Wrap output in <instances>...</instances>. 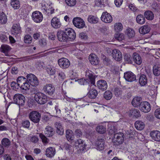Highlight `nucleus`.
Instances as JSON below:
<instances>
[{
  "instance_id": "nucleus-1",
  "label": "nucleus",
  "mask_w": 160,
  "mask_h": 160,
  "mask_svg": "<svg viewBox=\"0 0 160 160\" xmlns=\"http://www.w3.org/2000/svg\"><path fill=\"white\" fill-rule=\"evenodd\" d=\"M34 98L35 100L40 104H43L47 101L46 96L42 93L40 92L37 93L35 94Z\"/></svg>"
},
{
  "instance_id": "nucleus-2",
  "label": "nucleus",
  "mask_w": 160,
  "mask_h": 160,
  "mask_svg": "<svg viewBox=\"0 0 160 160\" xmlns=\"http://www.w3.org/2000/svg\"><path fill=\"white\" fill-rule=\"evenodd\" d=\"M41 115L40 114L36 111L31 112L29 115V118L30 120L35 123H38L40 120Z\"/></svg>"
},
{
  "instance_id": "nucleus-3",
  "label": "nucleus",
  "mask_w": 160,
  "mask_h": 160,
  "mask_svg": "<svg viewBox=\"0 0 160 160\" xmlns=\"http://www.w3.org/2000/svg\"><path fill=\"white\" fill-rule=\"evenodd\" d=\"M124 135L122 132L117 133L114 134L112 139V142L115 145H118L121 144L123 141Z\"/></svg>"
},
{
  "instance_id": "nucleus-4",
  "label": "nucleus",
  "mask_w": 160,
  "mask_h": 160,
  "mask_svg": "<svg viewBox=\"0 0 160 160\" xmlns=\"http://www.w3.org/2000/svg\"><path fill=\"white\" fill-rule=\"evenodd\" d=\"M27 81L31 85L36 87L38 84V81L37 77L32 74H28L27 76Z\"/></svg>"
},
{
  "instance_id": "nucleus-5",
  "label": "nucleus",
  "mask_w": 160,
  "mask_h": 160,
  "mask_svg": "<svg viewBox=\"0 0 160 160\" xmlns=\"http://www.w3.org/2000/svg\"><path fill=\"white\" fill-rule=\"evenodd\" d=\"M72 22L74 26L78 28H83L85 26L84 21L80 18H74L73 19Z\"/></svg>"
},
{
  "instance_id": "nucleus-6",
  "label": "nucleus",
  "mask_w": 160,
  "mask_h": 160,
  "mask_svg": "<svg viewBox=\"0 0 160 160\" xmlns=\"http://www.w3.org/2000/svg\"><path fill=\"white\" fill-rule=\"evenodd\" d=\"M13 101L15 103L20 105H23L25 102V98L22 94H16L13 98Z\"/></svg>"
},
{
  "instance_id": "nucleus-7",
  "label": "nucleus",
  "mask_w": 160,
  "mask_h": 160,
  "mask_svg": "<svg viewBox=\"0 0 160 160\" xmlns=\"http://www.w3.org/2000/svg\"><path fill=\"white\" fill-rule=\"evenodd\" d=\"M74 146L76 149L80 152L83 151L85 149L86 146L83 141L81 139L75 141Z\"/></svg>"
},
{
  "instance_id": "nucleus-8",
  "label": "nucleus",
  "mask_w": 160,
  "mask_h": 160,
  "mask_svg": "<svg viewBox=\"0 0 160 160\" xmlns=\"http://www.w3.org/2000/svg\"><path fill=\"white\" fill-rule=\"evenodd\" d=\"M32 17L33 20L36 23L41 22L43 18L42 14L38 11H35L33 12Z\"/></svg>"
},
{
  "instance_id": "nucleus-9",
  "label": "nucleus",
  "mask_w": 160,
  "mask_h": 160,
  "mask_svg": "<svg viewBox=\"0 0 160 160\" xmlns=\"http://www.w3.org/2000/svg\"><path fill=\"white\" fill-rule=\"evenodd\" d=\"M141 111L144 113H148L151 110V106L150 104L146 101L141 102L140 106Z\"/></svg>"
},
{
  "instance_id": "nucleus-10",
  "label": "nucleus",
  "mask_w": 160,
  "mask_h": 160,
  "mask_svg": "<svg viewBox=\"0 0 160 160\" xmlns=\"http://www.w3.org/2000/svg\"><path fill=\"white\" fill-rule=\"evenodd\" d=\"M58 63L59 66L63 69L68 68L70 65L69 61L68 59L64 58L59 59L58 61Z\"/></svg>"
},
{
  "instance_id": "nucleus-11",
  "label": "nucleus",
  "mask_w": 160,
  "mask_h": 160,
  "mask_svg": "<svg viewBox=\"0 0 160 160\" xmlns=\"http://www.w3.org/2000/svg\"><path fill=\"white\" fill-rule=\"evenodd\" d=\"M101 18L102 21L107 23H110L112 21V16L107 12H103Z\"/></svg>"
},
{
  "instance_id": "nucleus-12",
  "label": "nucleus",
  "mask_w": 160,
  "mask_h": 160,
  "mask_svg": "<svg viewBox=\"0 0 160 160\" xmlns=\"http://www.w3.org/2000/svg\"><path fill=\"white\" fill-rule=\"evenodd\" d=\"M51 24L52 27L55 29L59 28L62 25L60 19L56 17H54L52 19Z\"/></svg>"
},
{
  "instance_id": "nucleus-13",
  "label": "nucleus",
  "mask_w": 160,
  "mask_h": 160,
  "mask_svg": "<svg viewBox=\"0 0 160 160\" xmlns=\"http://www.w3.org/2000/svg\"><path fill=\"white\" fill-rule=\"evenodd\" d=\"M124 78L125 80L129 82H132L136 80L135 75L131 72H128L124 73Z\"/></svg>"
},
{
  "instance_id": "nucleus-14",
  "label": "nucleus",
  "mask_w": 160,
  "mask_h": 160,
  "mask_svg": "<svg viewBox=\"0 0 160 160\" xmlns=\"http://www.w3.org/2000/svg\"><path fill=\"white\" fill-rule=\"evenodd\" d=\"M57 37L58 40L61 42L66 41L67 39V36L65 31L59 30L57 33Z\"/></svg>"
},
{
  "instance_id": "nucleus-15",
  "label": "nucleus",
  "mask_w": 160,
  "mask_h": 160,
  "mask_svg": "<svg viewBox=\"0 0 160 160\" xmlns=\"http://www.w3.org/2000/svg\"><path fill=\"white\" fill-rule=\"evenodd\" d=\"M43 89L45 92L50 95H52L55 91L54 88L50 84L45 85Z\"/></svg>"
},
{
  "instance_id": "nucleus-16",
  "label": "nucleus",
  "mask_w": 160,
  "mask_h": 160,
  "mask_svg": "<svg viewBox=\"0 0 160 160\" xmlns=\"http://www.w3.org/2000/svg\"><path fill=\"white\" fill-rule=\"evenodd\" d=\"M21 32V28L20 24L18 23H14L12 28V34L16 35L20 33Z\"/></svg>"
},
{
  "instance_id": "nucleus-17",
  "label": "nucleus",
  "mask_w": 160,
  "mask_h": 160,
  "mask_svg": "<svg viewBox=\"0 0 160 160\" xmlns=\"http://www.w3.org/2000/svg\"><path fill=\"white\" fill-rule=\"evenodd\" d=\"M112 56L114 59L117 61H120L122 58V55L120 51L117 49H114L112 51Z\"/></svg>"
},
{
  "instance_id": "nucleus-18",
  "label": "nucleus",
  "mask_w": 160,
  "mask_h": 160,
  "mask_svg": "<svg viewBox=\"0 0 160 160\" xmlns=\"http://www.w3.org/2000/svg\"><path fill=\"white\" fill-rule=\"evenodd\" d=\"M89 59L90 63L92 65H97L99 62L98 58L94 54H90L89 57Z\"/></svg>"
},
{
  "instance_id": "nucleus-19",
  "label": "nucleus",
  "mask_w": 160,
  "mask_h": 160,
  "mask_svg": "<svg viewBox=\"0 0 160 160\" xmlns=\"http://www.w3.org/2000/svg\"><path fill=\"white\" fill-rule=\"evenodd\" d=\"M67 36V39L69 38L71 40L74 39L76 38V33L71 28H68L65 30Z\"/></svg>"
},
{
  "instance_id": "nucleus-20",
  "label": "nucleus",
  "mask_w": 160,
  "mask_h": 160,
  "mask_svg": "<svg viewBox=\"0 0 160 160\" xmlns=\"http://www.w3.org/2000/svg\"><path fill=\"white\" fill-rule=\"evenodd\" d=\"M56 150L54 148L49 147L45 151V155L47 157L51 158L55 155Z\"/></svg>"
},
{
  "instance_id": "nucleus-21",
  "label": "nucleus",
  "mask_w": 160,
  "mask_h": 160,
  "mask_svg": "<svg viewBox=\"0 0 160 160\" xmlns=\"http://www.w3.org/2000/svg\"><path fill=\"white\" fill-rule=\"evenodd\" d=\"M129 115L130 116H132L136 118L140 117L141 116L139 111L135 108H132L129 111Z\"/></svg>"
},
{
  "instance_id": "nucleus-22",
  "label": "nucleus",
  "mask_w": 160,
  "mask_h": 160,
  "mask_svg": "<svg viewBox=\"0 0 160 160\" xmlns=\"http://www.w3.org/2000/svg\"><path fill=\"white\" fill-rule=\"evenodd\" d=\"M96 146L97 149L99 151L102 150L104 148V142L103 139H98L96 142Z\"/></svg>"
},
{
  "instance_id": "nucleus-23",
  "label": "nucleus",
  "mask_w": 160,
  "mask_h": 160,
  "mask_svg": "<svg viewBox=\"0 0 160 160\" xmlns=\"http://www.w3.org/2000/svg\"><path fill=\"white\" fill-rule=\"evenodd\" d=\"M97 86L99 89L102 91L106 90L108 87L106 82L103 80H100L98 81L97 82Z\"/></svg>"
},
{
  "instance_id": "nucleus-24",
  "label": "nucleus",
  "mask_w": 160,
  "mask_h": 160,
  "mask_svg": "<svg viewBox=\"0 0 160 160\" xmlns=\"http://www.w3.org/2000/svg\"><path fill=\"white\" fill-rule=\"evenodd\" d=\"M152 139L153 140L159 142L160 141V132L158 131H152L150 134Z\"/></svg>"
},
{
  "instance_id": "nucleus-25",
  "label": "nucleus",
  "mask_w": 160,
  "mask_h": 160,
  "mask_svg": "<svg viewBox=\"0 0 160 160\" xmlns=\"http://www.w3.org/2000/svg\"><path fill=\"white\" fill-rule=\"evenodd\" d=\"M88 96L90 98L94 99L96 98L98 95V92L95 88H90L87 94Z\"/></svg>"
},
{
  "instance_id": "nucleus-26",
  "label": "nucleus",
  "mask_w": 160,
  "mask_h": 160,
  "mask_svg": "<svg viewBox=\"0 0 160 160\" xmlns=\"http://www.w3.org/2000/svg\"><path fill=\"white\" fill-rule=\"evenodd\" d=\"M133 61L137 64L140 65L141 64L142 60L141 57L136 52H134L132 55Z\"/></svg>"
},
{
  "instance_id": "nucleus-27",
  "label": "nucleus",
  "mask_w": 160,
  "mask_h": 160,
  "mask_svg": "<svg viewBox=\"0 0 160 160\" xmlns=\"http://www.w3.org/2000/svg\"><path fill=\"white\" fill-rule=\"evenodd\" d=\"M55 126L57 128V132L59 134L62 135L64 133V130L62 124L60 122H56L55 123Z\"/></svg>"
},
{
  "instance_id": "nucleus-28",
  "label": "nucleus",
  "mask_w": 160,
  "mask_h": 160,
  "mask_svg": "<svg viewBox=\"0 0 160 160\" xmlns=\"http://www.w3.org/2000/svg\"><path fill=\"white\" fill-rule=\"evenodd\" d=\"M142 100V98L139 97H135L132 100V105L134 107H138L140 106V102Z\"/></svg>"
},
{
  "instance_id": "nucleus-29",
  "label": "nucleus",
  "mask_w": 160,
  "mask_h": 160,
  "mask_svg": "<svg viewBox=\"0 0 160 160\" xmlns=\"http://www.w3.org/2000/svg\"><path fill=\"white\" fill-rule=\"evenodd\" d=\"M44 133L47 136L50 137L53 135L54 132L52 128L50 126H48L45 128Z\"/></svg>"
},
{
  "instance_id": "nucleus-30",
  "label": "nucleus",
  "mask_w": 160,
  "mask_h": 160,
  "mask_svg": "<svg viewBox=\"0 0 160 160\" xmlns=\"http://www.w3.org/2000/svg\"><path fill=\"white\" fill-rule=\"evenodd\" d=\"M11 49V47L6 44L2 45L0 48V51L4 53L6 56H8V53Z\"/></svg>"
},
{
  "instance_id": "nucleus-31",
  "label": "nucleus",
  "mask_w": 160,
  "mask_h": 160,
  "mask_svg": "<svg viewBox=\"0 0 160 160\" xmlns=\"http://www.w3.org/2000/svg\"><path fill=\"white\" fill-rule=\"evenodd\" d=\"M147 78L146 76L144 74L141 75L139 78V82L142 86H144L147 83Z\"/></svg>"
},
{
  "instance_id": "nucleus-32",
  "label": "nucleus",
  "mask_w": 160,
  "mask_h": 160,
  "mask_svg": "<svg viewBox=\"0 0 160 160\" xmlns=\"http://www.w3.org/2000/svg\"><path fill=\"white\" fill-rule=\"evenodd\" d=\"M135 126L136 128L138 130H141L144 128V123L141 121H137L135 123Z\"/></svg>"
},
{
  "instance_id": "nucleus-33",
  "label": "nucleus",
  "mask_w": 160,
  "mask_h": 160,
  "mask_svg": "<svg viewBox=\"0 0 160 160\" xmlns=\"http://www.w3.org/2000/svg\"><path fill=\"white\" fill-rule=\"evenodd\" d=\"M86 74L89 79L91 84L94 85L95 84V77L92 72L91 71H87L86 72Z\"/></svg>"
},
{
  "instance_id": "nucleus-34",
  "label": "nucleus",
  "mask_w": 160,
  "mask_h": 160,
  "mask_svg": "<svg viewBox=\"0 0 160 160\" xmlns=\"http://www.w3.org/2000/svg\"><path fill=\"white\" fill-rule=\"evenodd\" d=\"M150 28L149 26L147 25H144L139 29V32L140 33L144 34L148 33L150 31Z\"/></svg>"
},
{
  "instance_id": "nucleus-35",
  "label": "nucleus",
  "mask_w": 160,
  "mask_h": 160,
  "mask_svg": "<svg viewBox=\"0 0 160 160\" xmlns=\"http://www.w3.org/2000/svg\"><path fill=\"white\" fill-rule=\"evenodd\" d=\"M136 21L138 23L140 24H144L145 22V19L144 16L141 14L138 15L136 17Z\"/></svg>"
},
{
  "instance_id": "nucleus-36",
  "label": "nucleus",
  "mask_w": 160,
  "mask_h": 160,
  "mask_svg": "<svg viewBox=\"0 0 160 160\" xmlns=\"http://www.w3.org/2000/svg\"><path fill=\"white\" fill-rule=\"evenodd\" d=\"M11 5L15 9H18L20 7V2L18 0H12Z\"/></svg>"
},
{
  "instance_id": "nucleus-37",
  "label": "nucleus",
  "mask_w": 160,
  "mask_h": 160,
  "mask_svg": "<svg viewBox=\"0 0 160 160\" xmlns=\"http://www.w3.org/2000/svg\"><path fill=\"white\" fill-rule=\"evenodd\" d=\"M74 136L72 132L70 130H67L66 132V137L68 141H72L74 139Z\"/></svg>"
},
{
  "instance_id": "nucleus-38",
  "label": "nucleus",
  "mask_w": 160,
  "mask_h": 160,
  "mask_svg": "<svg viewBox=\"0 0 160 160\" xmlns=\"http://www.w3.org/2000/svg\"><path fill=\"white\" fill-rule=\"evenodd\" d=\"M98 18L92 15H89L88 18V20L89 22L92 23H96L98 22Z\"/></svg>"
},
{
  "instance_id": "nucleus-39",
  "label": "nucleus",
  "mask_w": 160,
  "mask_h": 160,
  "mask_svg": "<svg viewBox=\"0 0 160 160\" xmlns=\"http://www.w3.org/2000/svg\"><path fill=\"white\" fill-rule=\"evenodd\" d=\"M144 15L146 18L149 20H152L154 18L153 13L150 11H146L144 13Z\"/></svg>"
},
{
  "instance_id": "nucleus-40",
  "label": "nucleus",
  "mask_w": 160,
  "mask_h": 160,
  "mask_svg": "<svg viewBox=\"0 0 160 160\" xmlns=\"http://www.w3.org/2000/svg\"><path fill=\"white\" fill-rule=\"evenodd\" d=\"M7 17L3 12L0 13V23L5 24L7 22Z\"/></svg>"
},
{
  "instance_id": "nucleus-41",
  "label": "nucleus",
  "mask_w": 160,
  "mask_h": 160,
  "mask_svg": "<svg viewBox=\"0 0 160 160\" xmlns=\"http://www.w3.org/2000/svg\"><path fill=\"white\" fill-rule=\"evenodd\" d=\"M26 81H27V79L26 78L22 76L18 77L17 79V83H18L20 87L22 84L25 82Z\"/></svg>"
},
{
  "instance_id": "nucleus-42",
  "label": "nucleus",
  "mask_w": 160,
  "mask_h": 160,
  "mask_svg": "<svg viewBox=\"0 0 160 160\" xmlns=\"http://www.w3.org/2000/svg\"><path fill=\"white\" fill-rule=\"evenodd\" d=\"M126 33L127 35L129 38L133 37L135 34L134 30L132 28H128L127 29Z\"/></svg>"
},
{
  "instance_id": "nucleus-43",
  "label": "nucleus",
  "mask_w": 160,
  "mask_h": 160,
  "mask_svg": "<svg viewBox=\"0 0 160 160\" xmlns=\"http://www.w3.org/2000/svg\"><path fill=\"white\" fill-rule=\"evenodd\" d=\"M153 73L156 76H158L160 74V67L154 65L153 68Z\"/></svg>"
},
{
  "instance_id": "nucleus-44",
  "label": "nucleus",
  "mask_w": 160,
  "mask_h": 160,
  "mask_svg": "<svg viewBox=\"0 0 160 160\" xmlns=\"http://www.w3.org/2000/svg\"><path fill=\"white\" fill-rule=\"evenodd\" d=\"M46 70L49 74L53 75L56 72V69L54 67L49 66L47 69Z\"/></svg>"
},
{
  "instance_id": "nucleus-45",
  "label": "nucleus",
  "mask_w": 160,
  "mask_h": 160,
  "mask_svg": "<svg viewBox=\"0 0 160 160\" xmlns=\"http://www.w3.org/2000/svg\"><path fill=\"white\" fill-rule=\"evenodd\" d=\"M97 131L100 133H104L106 131V129L105 127L102 125L98 126L96 128Z\"/></svg>"
},
{
  "instance_id": "nucleus-46",
  "label": "nucleus",
  "mask_w": 160,
  "mask_h": 160,
  "mask_svg": "<svg viewBox=\"0 0 160 160\" xmlns=\"http://www.w3.org/2000/svg\"><path fill=\"white\" fill-rule=\"evenodd\" d=\"M30 87V84L28 81H26L24 83H23L20 88L22 90H27L29 89Z\"/></svg>"
},
{
  "instance_id": "nucleus-47",
  "label": "nucleus",
  "mask_w": 160,
  "mask_h": 160,
  "mask_svg": "<svg viewBox=\"0 0 160 160\" xmlns=\"http://www.w3.org/2000/svg\"><path fill=\"white\" fill-rule=\"evenodd\" d=\"M124 59L127 63H132V58L129 54H125L124 56Z\"/></svg>"
},
{
  "instance_id": "nucleus-48",
  "label": "nucleus",
  "mask_w": 160,
  "mask_h": 160,
  "mask_svg": "<svg viewBox=\"0 0 160 160\" xmlns=\"http://www.w3.org/2000/svg\"><path fill=\"white\" fill-rule=\"evenodd\" d=\"M1 142L2 145L5 147H8L10 145V141L7 138H3Z\"/></svg>"
},
{
  "instance_id": "nucleus-49",
  "label": "nucleus",
  "mask_w": 160,
  "mask_h": 160,
  "mask_svg": "<svg viewBox=\"0 0 160 160\" xmlns=\"http://www.w3.org/2000/svg\"><path fill=\"white\" fill-rule=\"evenodd\" d=\"M122 25L121 23H117L115 24L114 29L116 32L121 31L122 29Z\"/></svg>"
},
{
  "instance_id": "nucleus-50",
  "label": "nucleus",
  "mask_w": 160,
  "mask_h": 160,
  "mask_svg": "<svg viewBox=\"0 0 160 160\" xmlns=\"http://www.w3.org/2000/svg\"><path fill=\"white\" fill-rule=\"evenodd\" d=\"M114 93L115 95L117 97L121 96L122 93V91L121 88H116L115 89Z\"/></svg>"
},
{
  "instance_id": "nucleus-51",
  "label": "nucleus",
  "mask_w": 160,
  "mask_h": 160,
  "mask_svg": "<svg viewBox=\"0 0 160 160\" xmlns=\"http://www.w3.org/2000/svg\"><path fill=\"white\" fill-rule=\"evenodd\" d=\"M112 96V94L111 92L109 91H106L104 95V98L107 100L110 99Z\"/></svg>"
},
{
  "instance_id": "nucleus-52",
  "label": "nucleus",
  "mask_w": 160,
  "mask_h": 160,
  "mask_svg": "<svg viewBox=\"0 0 160 160\" xmlns=\"http://www.w3.org/2000/svg\"><path fill=\"white\" fill-rule=\"evenodd\" d=\"M32 40V37L28 34L25 35L24 37V42L25 43H30Z\"/></svg>"
},
{
  "instance_id": "nucleus-53",
  "label": "nucleus",
  "mask_w": 160,
  "mask_h": 160,
  "mask_svg": "<svg viewBox=\"0 0 160 160\" xmlns=\"http://www.w3.org/2000/svg\"><path fill=\"white\" fill-rule=\"evenodd\" d=\"M67 4L70 7L74 6L76 2V0H65Z\"/></svg>"
},
{
  "instance_id": "nucleus-54",
  "label": "nucleus",
  "mask_w": 160,
  "mask_h": 160,
  "mask_svg": "<svg viewBox=\"0 0 160 160\" xmlns=\"http://www.w3.org/2000/svg\"><path fill=\"white\" fill-rule=\"evenodd\" d=\"M115 37L116 39L120 41L124 39V36L122 33H118L115 35Z\"/></svg>"
},
{
  "instance_id": "nucleus-55",
  "label": "nucleus",
  "mask_w": 160,
  "mask_h": 160,
  "mask_svg": "<svg viewBox=\"0 0 160 160\" xmlns=\"http://www.w3.org/2000/svg\"><path fill=\"white\" fill-rule=\"evenodd\" d=\"M22 124L23 127L28 128H29L30 123L29 120H26L22 121Z\"/></svg>"
},
{
  "instance_id": "nucleus-56",
  "label": "nucleus",
  "mask_w": 160,
  "mask_h": 160,
  "mask_svg": "<svg viewBox=\"0 0 160 160\" xmlns=\"http://www.w3.org/2000/svg\"><path fill=\"white\" fill-rule=\"evenodd\" d=\"M78 82L81 85H84L88 83V80L85 79L81 78L77 80Z\"/></svg>"
},
{
  "instance_id": "nucleus-57",
  "label": "nucleus",
  "mask_w": 160,
  "mask_h": 160,
  "mask_svg": "<svg viewBox=\"0 0 160 160\" xmlns=\"http://www.w3.org/2000/svg\"><path fill=\"white\" fill-rule=\"evenodd\" d=\"M95 4L96 6L101 7L104 5L103 0H96Z\"/></svg>"
},
{
  "instance_id": "nucleus-58",
  "label": "nucleus",
  "mask_w": 160,
  "mask_h": 160,
  "mask_svg": "<svg viewBox=\"0 0 160 160\" xmlns=\"http://www.w3.org/2000/svg\"><path fill=\"white\" fill-rule=\"evenodd\" d=\"M11 85L12 89L16 90L19 87L18 83L15 82H12L11 83Z\"/></svg>"
},
{
  "instance_id": "nucleus-59",
  "label": "nucleus",
  "mask_w": 160,
  "mask_h": 160,
  "mask_svg": "<svg viewBox=\"0 0 160 160\" xmlns=\"http://www.w3.org/2000/svg\"><path fill=\"white\" fill-rule=\"evenodd\" d=\"M39 137L43 143H46L48 142L47 138L44 135L41 133L39 134Z\"/></svg>"
},
{
  "instance_id": "nucleus-60",
  "label": "nucleus",
  "mask_w": 160,
  "mask_h": 160,
  "mask_svg": "<svg viewBox=\"0 0 160 160\" xmlns=\"http://www.w3.org/2000/svg\"><path fill=\"white\" fill-rule=\"evenodd\" d=\"M75 134L77 138H80L82 135V132L80 129H77L75 131Z\"/></svg>"
},
{
  "instance_id": "nucleus-61",
  "label": "nucleus",
  "mask_w": 160,
  "mask_h": 160,
  "mask_svg": "<svg viewBox=\"0 0 160 160\" xmlns=\"http://www.w3.org/2000/svg\"><path fill=\"white\" fill-rule=\"evenodd\" d=\"M123 0H115L114 3L116 6L119 7L122 4Z\"/></svg>"
},
{
  "instance_id": "nucleus-62",
  "label": "nucleus",
  "mask_w": 160,
  "mask_h": 160,
  "mask_svg": "<svg viewBox=\"0 0 160 160\" xmlns=\"http://www.w3.org/2000/svg\"><path fill=\"white\" fill-rule=\"evenodd\" d=\"M79 36L81 39H86L88 38L87 34L83 32L80 33L79 34Z\"/></svg>"
},
{
  "instance_id": "nucleus-63",
  "label": "nucleus",
  "mask_w": 160,
  "mask_h": 160,
  "mask_svg": "<svg viewBox=\"0 0 160 160\" xmlns=\"http://www.w3.org/2000/svg\"><path fill=\"white\" fill-rule=\"evenodd\" d=\"M154 114L156 118L160 119V108L157 109L155 110Z\"/></svg>"
},
{
  "instance_id": "nucleus-64",
  "label": "nucleus",
  "mask_w": 160,
  "mask_h": 160,
  "mask_svg": "<svg viewBox=\"0 0 160 160\" xmlns=\"http://www.w3.org/2000/svg\"><path fill=\"white\" fill-rule=\"evenodd\" d=\"M8 39L7 37L3 34L0 35V40L3 42L6 41Z\"/></svg>"
}]
</instances>
